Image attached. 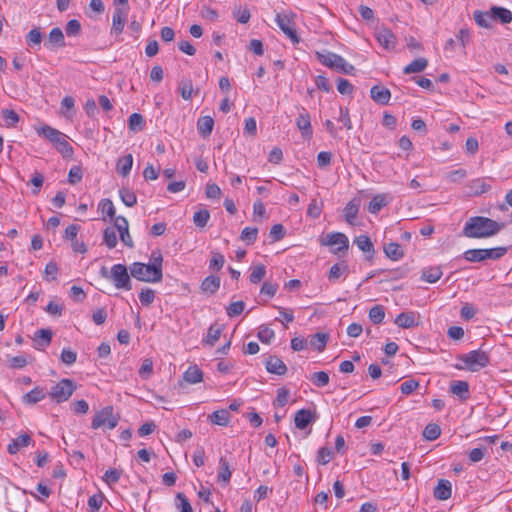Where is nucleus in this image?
I'll list each match as a JSON object with an SVG mask.
<instances>
[{"mask_svg": "<svg viewBox=\"0 0 512 512\" xmlns=\"http://www.w3.org/2000/svg\"><path fill=\"white\" fill-rule=\"evenodd\" d=\"M2 117L5 121V126L8 128L16 127L19 122L18 114L11 109H3L1 111Z\"/></svg>", "mask_w": 512, "mask_h": 512, "instance_id": "45", "label": "nucleus"}, {"mask_svg": "<svg viewBox=\"0 0 512 512\" xmlns=\"http://www.w3.org/2000/svg\"><path fill=\"white\" fill-rule=\"evenodd\" d=\"M222 334V327L219 325H211L208 329L207 336L203 340L204 343L213 346Z\"/></svg>", "mask_w": 512, "mask_h": 512, "instance_id": "40", "label": "nucleus"}, {"mask_svg": "<svg viewBox=\"0 0 512 512\" xmlns=\"http://www.w3.org/2000/svg\"><path fill=\"white\" fill-rule=\"evenodd\" d=\"M486 17L501 24H508L512 21V12L504 7L492 6L489 13H482V27L485 28L489 26Z\"/></svg>", "mask_w": 512, "mask_h": 512, "instance_id": "9", "label": "nucleus"}, {"mask_svg": "<svg viewBox=\"0 0 512 512\" xmlns=\"http://www.w3.org/2000/svg\"><path fill=\"white\" fill-rule=\"evenodd\" d=\"M58 265L54 261H50L46 264L44 269V277L47 281H54L58 274Z\"/></svg>", "mask_w": 512, "mask_h": 512, "instance_id": "58", "label": "nucleus"}, {"mask_svg": "<svg viewBox=\"0 0 512 512\" xmlns=\"http://www.w3.org/2000/svg\"><path fill=\"white\" fill-rule=\"evenodd\" d=\"M45 45L63 47L65 45V41L62 30L60 28H53L49 33L48 42L45 43Z\"/></svg>", "mask_w": 512, "mask_h": 512, "instance_id": "37", "label": "nucleus"}, {"mask_svg": "<svg viewBox=\"0 0 512 512\" xmlns=\"http://www.w3.org/2000/svg\"><path fill=\"white\" fill-rule=\"evenodd\" d=\"M151 263L144 264L134 262L130 266L131 275L139 281L157 283L162 280V261L163 257L160 251H153L150 257Z\"/></svg>", "mask_w": 512, "mask_h": 512, "instance_id": "1", "label": "nucleus"}, {"mask_svg": "<svg viewBox=\"0 0 512 512\" xmlns=\"http://www.w3.org/2000/svg\"><path fill=\"white\" fill-rule=\"evenodd\" d=\"M37 133L39 136L47 139L49 142L53 144V146L59 142V140L63 137L64 133L61 131L49 126L43 125L39 129H37Z\"/></svg>", "mask_w": 512, "mask_h": 512, "instance_id": "18", "label": "nucleus"}, {"mask_svg": "<svg viewBox=\"0 0 512 512\" xmlns=\"http://www.w3.org/2000/svg\"><path fill=\"white\" fill-rule=\"evenodd\" d=\"M98 209L102 212V213H106V215L110 218V219H113L115 217V207H114V204L113 202L108 199V198H105V199H102L99 204H98Z\"/></svg>", "mask_w": 512, "mask_h": 512, "instance_id": "51", "label": "nucleus"}, {"mask_svg": "<svg viewBox=\"0 0 512 512\" xmlns=\"http://www.w3.org/2000/svg\"><path fill=\"white\" fill-rule=\"evenodd\" d=\"M349 272L348 264L345 261L334 264L328 272V280L336 282L341 276L347 275Z\"/></svg>", "mask_w": 512, "mask_h": 512, "instance_id": "24", "label": "nucleus"}, {"mask_svg": "<svg viewBox=\"0 0 512 512\" xmlns=\"http://www.w3.org/2000/svg\"><path fill=\"white\" fill-rule=\"evenodd\" d=\"M45 397V389L37 386L28 393L24 394L22 397V401L25 404L32 405L42 401Z\"/></svg>", "mask_w": 512, "mask_h": 512, "instance_id": "23", "label": "nucleus"}, {"mask_svg": "<svg viewBox=\"0 0 512 512\" xmlns=\"http://www.w3.org/2000/svg\"><path fill=\"white\" fill-rule=\"evenodd\" d=\"M145 126L144 117L139 113H132L129 116V129L137 132L143 130Z\"/></svg>", "mask_w": 512, "mask_h": 512, "instance_id": "43", "label": "nucleus"}, {"mask_svg": "<svg viewBox=\"0 0 512 512\" xmlns=\"http://www.w3.org/2000/svg\"><path fill=\"white\" fill-rule=\"evenodd\" d=\"M213 127H214V120L212 117L210 116H203V117H200L197 121V130H198V133L206 138L208 136H210V134L212 133L213 131Z\"/></svg>", "mask_w": 512, "mask_h": 512, "instance_id": "27", "label": "nucleus"}, {"mask_svg": "<svg viewBox=\"0 0 512 512\" xmlns=\"http://www.w3.org/2000/svg\"><path fill=\"white\" fill-rule=\"evenodd\" d=\"M370 96L373 101L380 105H386L391 98V92L388 88L381 85H374L370 89Z\"/></svg>", "mask_w": 512, "mask_h": 512, "instance_id": "14", "label": "nucleus"}, {"mask_svg": "<svg viewBox=\"0 0 512 512\" xmlns=\"http://www.w3.org/2000/svg\"><path fill=\"white\" fill-rule=\"evenodd\" d=\"M103 243L109 248L113 249L117 245V235L113 227H107L103 232Z\"/></svg>", "mask_w": 512, "mask_h": 512, "instance_id": "44", "label": "nucleus"}, {"mask_svg": "<svg viewBox=\"0 0 512 512\" xmlns=\"http://www.w3.org/2000/svg\"><path fill=\"white\" fill-rule=\"evenodd\" d=\"M312 421L313 415L308 409H301L295 413L294 423L298 429H305Z\"/></svg>", "mask_w": 512, "mask_h": 512, "instance_id": "22", "label": "nucleus"}, {"mask_svg": "<svg viewBox=\"0 0 512 512\" xmlns=\"http://www.w3.org/2000/svg\"><path fill=\"white\" fill-rule=\"evenodd\" d=\"M480 367V350H473L467 354L457 356L455 368L458 370L478 371Z\"/></svg>", "mask_w": 512, "mask_h": 512, "instance_id": "7", "label": "nucleus"}, {"mask_svg": "<svg viewBox=\"0 0 512 512\" xmlns=\"http://www.w3.org/2000/svg\"><path fill=\"white\" fill-rule=\"evenodd\" d=\"M67 136L64 134L63 137L57 142L54 147L64 157H70L73 154V148L67 141Z\"/></svg>", "mask_w": 512, "mask_h": 512, "instance_id": "46", "label": "nucleus"}, {"mask_svg": "<svg viewBox=\"0 0 512 512\" xmlns=\"http://www.w3.org/2000/svg\"><path fill=\"white\" fill-rule=\"evenodd\" d=\"M434 497L437 500L445 501L449 499L452 495V485L449 480L440 479L433 492Z\"/></svg>", "mask_w": 512, "mask_h": 512, "instance_id": "15", "label": "nucleus"}, {"mask_svg": "<svg viewBox=\"0 0 512 512\" xmlns=\"http://www.w3.org/2000/svg\"><path fill=\"white\" fill-rule=\"evenodd\" d=\"M266 274V268L264 265H257L253 268L252 272L249 275V280L251 283L260 282Z\"/></svg>", "mask_w": 512, "mask_h": 512, "instance_id": "62", "label": "nucleus"}, {"mask_svg": "<svg viewBox=\"0 0 512 512\" xmlns=\"http://www.w3.org/2000/svg\"><path fill=\"white\" fill-rule=\"evenodd\" d=\"M119 422V417L114 415L113 407L106 406L100 411L96 412L91 421V427L93 429H99L107 426L108 429H114Z\"/></svg>", "mask_w": 512, "mask_h": 512, "instance_id": "4", "label": "nucleus"}, {"mask_svg": "<svg viewBox=\"0 0 512 512\" xmlns=\"http://www.w3.org/2000/svg\"><path fill=\"white\" fill-rule=\"evenodd\" d=\"M175 505L179 512H193L189 500L183 493H177L175 498Z\"/></svg>", "mask_w": 512, "mask_h": 512, "instance_id": "48", "label": "nucleus"}, {"mask_svg": "<svg viewBox=\"0 0 512 512\" xmlns=\"http://www.w3.org/2000/svg\"><path fill=\"white\" fill-rule=\"evenodd\" d=\"M296 126L300 130L301 135L305 139H310L313 135L311 125V117L309 112L304 108H299V115L296 119Z\"/></svg>", "mask_w": 512, "mask_h": 512, "instance_id": "10", "label": "nucleus"}, {"mask_svg": "<svg viewBox=\"0 0 512 512\" xmlns=\"http://www.w3.org/2000/svg\"><path fill=\"white\" fill-rule=\"evenodd\" d=\"M333 458V452L330 448L321 447L317 453V462L321 465L328 464Z\"/></svg>", "mask_w": 512, "mask_h": 512, "instance_id": "59", "label": "nucleus"}, {"mask_svg": "<svg viewBox=\"0 0 512 512\" xmlns=\"http://www.w3.org/2000/svg\"><path fill=\"white\" fill-rule=\"evenodd\" d=\"M329 336L325 333H316L311 336L309 344L315 350L321 352L325 349Z\"/></svg>", "mask_w": 512, "mask_h": 512, "instance_id": "35", "label": "nucleus"}, {"mask_svg": "<svg viewBox=\"0 0 512 512\" xmlns=\"http://www.w3.org/2000/svg\"><path fill=\"white\" fill-rule=\"evenodd\" d=\"M384 252L388 258L397 261L400 260L404 253L401 246L396 242H390L384 246Z\"/></svg>", "mask_w": 512, "mask_h": 512, "instance_id": "33", "label": "nucleus"}, {"mask_svg": "<svg viewBox=\"0 0 512 512\" xmlns=\"http://www.w3.org/2000/svg\"><path fill=\"white\" fill-rule=\"evenodd\" d=\"M52 339V332L49 329H40L35 333V347L37 349H44L47 347Z\"/></svg>", "mask_w": 512, "mask_h": 512, "instance_id": "29", "label": "nucleus"}, {"mask_svg": "<svg viewBox=\"0 0 512 512\" xmlns=\"http://www.w3.org/2000/svg\"><path fill=\"white\" fill-rule=\"evenodd\" d=\"M337 90L342 95H351L354 91V86L344 78H338Z\"/></svg>", "mask_w": 512, "mask_h": 512, "instance_id": "64", "label": "nucleus"}, {"mask_svg": "<svg viewBox=\"0 0 512 512\" xmlns=\"http://www.w3.org/2000/svg\"><path fill=\"white\" fill-rule=\"evenodd\" d=\"M245 306L244 301L232 302L226 307V313L231 318L239 316L244 311Z\"/></svg>", "mask_w": 512, "mask_h": 512, "instance_id": "54", "label": "nucleus"}, {"mask_svg": "<svg viewBox=\"0 0 512 512\" xmlns=\"http://www.w3.org/2000/svg\"><path fill=\"white\" fill-rule=\"evenodd\" d=\"M82 178H83V171H82L81 166L75 165V166L71 167V169L69 170V173H68L69 184L75 185V184L81 182Z\"/></svg>", "mask_w": 512, "mask_h": 512, "instance_id": "57", "label": "nucleus"}, {"mask_svg": "<svg viewBox=\"0 0 512 512\" xmlns=\"http://www.w3.org/2000/svg\"><path fill=\"white\" fill-rule=\"evenodd\" d=\"M508 251V247H495V248H487L482 249L481 259L482 262L485 260H497L503 257Z\"/></svg>", "mask_w": 512, "mask_h": 512, "instance_id": "28", "label": "nucleus"}, {"mask_svg": "<svg viewBox=\"0 0 512 512\" xmlns=\"http://www.w3.org/2000/svg\"><path fill=\"white\" fill-rule=\"evenodd\" d=\"M232 471L230 470V464L226 457L221 456L219 459V469L217 479L219 482L225 484L230 482Z\"/></svg>", "mask_w": 512, "mask_h": 512, "instance_id": "25", "label": "nucleus"}, {"mask_svg": "<svg viewBox=\"0 0 512 512\" xmlns=\"http://www.w3.org/2000/svg\"><path fill=\"white\" fill-rule=\"evenodd\" d=\"M391 200H392V197H390L387 194H377L369 202V204H368V211L371 214H377Z\"/></svg>", "mask_w": 512, "mask_h": 512, "instance_id": "20", "label": "nucleus"}, {"mask_svg": "<svg viewBox=\"0 0 512 512\" xmlns=\"http://www.w3.org/2000/svg\"><path fill=\"white\" fill-rule=\"evenodd\" d=\"M133 165V156L131 154H127L123 157H120L116 164L117 172L126 177L129 175Z\"/></svg>", "mask_w": 512, "mask_h": 512, "instance_id": "30", "label": "nucleus"}, {"mask_svg": "<svg viewBox=\"0 0 512 512\" xmlns=\"http://www.w3.org/2000/svg\"><path fill=\"white\" fill-rule=\"evenodd\" d=\"M482 238L490 237L497 234L505 227V223L492 220L487 217H482Z\"/></svg>", "mask_w": 512, "mask_h": 512, "instance_id": "13", "label": "nucleus"}, {"mask_svg": "<svg viewBox=\"0 0 512 512\" xmlns=\"http://www.w3.org/2000/svg\"><path fill=\"white\" fill-rule=\"evenodd\" d=\"M376 39L385 49H391L395 46V36L390 29L381 28L376 32Z\"/></svg>", "mask_w": 512, "mask_h": 512, "instance_id": "17", "label": "nucleus"}, {"mask_svg": "<svg viewBox=\"0 0 512 512\" xmlns=\"http://www.w3.org/2000/svg\"><path fill=\"white\" fill-rule=\"evenodd\" d=\"M209 417L213 424L219 426H227L230 421V414L225 409L216 410Z\"/></svg>", "mask_w": 512, "mask_h": 512, "instance_id": "38", "label": "nucleus"}, {"mask_svg": "<svg viewBox=\"0 0 512 512\" xmlns=\"http://www.w3.org/2000/svg\"><path fill=\"white\" fill-rule=\"evenodd\" d=\"M355 244L357 245V247L363 251L364 253H369L370 254V258L373 256L374 254V246H373V243L372 241L370 240V238L366 235H360L358 236L356 239H355Z\"/></svg>", "mask_w": 512, "mask_h": 512, "instance_id": "39", "label": "nucleus"}, {"mask_svg": "<svg viewBox=\"0 0 512 512\" xmlns=\"http://www.w3.org/2000/svg\"><path fill=\"white\" fill-rule=\"evenodd\" d=\"M345 219L349 224H354L357 214L358 205L353 202H349L344 208Z\"/></svg>", "mask_w": 512, "mask_h": 512, "instance_id": "56", "label": "nucleus"}, {"mask_svg": "<svg viewBox=\"0 0 512 512\" xmlns=\"http://www.w3.org/2000/svg\"><path fill=\"white\" fill-rule=\"evenodd\" d=\"M122 475V471L121 470H117V469H114V468H111V469H108L104 476H103V480L108 484V485H114L116 484L120 477Z\"/></svg>", "mask_w": 512, "mask_h": 512, "instance_id": "60", "label": "nucleus"}, {"mask_svg": "<svg viewBox=\"0 0 512 512\" xmlns=\"http://www.w3.org/2000/svg\"><path fill=\"white\" fill-rule=\"evenodd\" d=\"M119 196H120L122 202L127 207H133L137 203L136 194L131 189H129L127 187H122L119 190Z\"/></svg>", "mask_w": 512, "mask_h": 512, "instance_id": "41", "label": "nucleus"}, {"mask_svg": "<svg viewBox=\"0 0 512 512\" xmlns=\"http://www.w3.org/2000/svg\"><path fill=\"white\" fill-rule=\"evenodd\" d=\"M295 18L296 14L291 11L279 12L276 14L275 22L293 44H298L300 42V37L296 30Z\"/></svg>", "mask_w": 512, "mask_h": 512, "instance_id": "2", "label": "nucleus"}, {"mask_svg": "<svg viewBox=\"0 0 512 512\" xmlns=\"http://www.w3.org/2000/svg\"><path fill=\"white\" fill-rule=\"evenodd\" d=\"M128 6L126 7H116L113 16H112V27L111 34L112 35H120L123 32L126 18L128 15Z\"/></svg>", "mask_w": 512, "mask_h": 512, "instance_id": "11", "label": "nucleus"}, {"mask_svg": "<svg viewBox=\"0 0 512 512\" xmlns=\"http://www.w3.org/2000/svg\"><path fill=\"white\" fill-rule=\"evenodd\" d=\"M423 437L426 440H436L441 434V428L438 424L429 423L423 430Z\"/></svg>", "mask_w": 512, "mask_h": 512, "instance_id": "42", "label": "nucleus"}, {"mask_svg": "<svg viewBox=\"0 0 512 512\" xmlns=\"http://www.w3.org/2000/svg\"><path fill=\"white\" fill-rule=\"evenodd\" d=\"M182 378L186 383L197 384L203 380V372L197 365H192L183 373Z\"/></svg>", "mask_w": 512, "mask_h": 512, "instance_id": "21", "label": "nucleus"}, {"mask_svg": "<svg viewBox=\"0 0 512 512\" xmlns=\"http://www.w3.org/2000/svg\"><path fill=\"white\" fill-rule=\"evenodd\" d=\"M442 274L440 266L428 267L422 271L421 280L428 283H435L442 277Z\"/></svg>", "mask_w": 512, "mask_h": 512, "instance_id": "31", "label": "nucleus"}, {"mask_svg": "<svg viewBox=\"0 0 512 512\" xmlns=\"http://www.w3.org/2000/svg\"><path fill=\"white\" fill-rule=\"evenodd\" d=\"M220 287V278L217 276H207L201 284V289L204 292L213 294L215 293Z\"/></svg>", "mask_w": 512, "mask_h": 512, "instance_id": "36", "label": "nucleus"}, {"mask_svg": "<svg viewBox=\"0 0 512 512\" xmlns=\"http://www.w3.org/2000/svg\"><path fill=\"white\" fill-rule=\"evenodd\" d=\"M384 317H385V310H384V307L381 305L373 306L369 310V319L374 324H380L383 321Z\"/></svg>", "mask_w": 512, "mask_h": 512, "instance_id": "50", "label": "nucleus"}, {"mask_svg": "<svg viewBox=\"0 0 512 512\" xmlns=\"http://www.w3.org/2000/svg\"><path fill=\"white\" fill-rule=\"evenodd\" d=\"M33 443V440L30 435L22 434L14 439L8 444L7 450L10 454H16L21 448L29 446Z\"/></svg>", "mask_w": 512, "mask_h": 512, "instance_id": "19", "label": "nucleus"}, {"mask_svg": "<svg viewBox=\"0 0 512 512\" xmlns=\"http://www.w3.org/2000/svg\"><path fill=\"white\" fill-rule=\"evenodd\" d=\"M210 219V213L207 209H202L194 213L193 222L195 226L203 228Z\"/></svg>", "mask_w": 512, "mask_h": 512, "instance_id": "49", "label": "nucleus"}, {"mask_svg": "<svg viewBox=\"0 0 512 512\" xmlns=\"http://www.w3.org/2000/svg\"><path fill=\"white\" fill-rule=\"evenodd\" d=\"M225 263L224 256L220 252H212V257L209 262V268L215 271L222 269Z\"/></svg>", "mask_w": 512, "mask_h": 512, "instance_id": "61", "label": "nucleus"}, {"mask_svg": "<svg viewBox=\"0 0 512 512\" xmlns=\"http://www.w3.org/2000/svg\"><path fill=\"white\" fill-rule=\"evenodd\" d=\"M428 65L426 58L420 57L413 60L410 64L404 67L403 72L405 74L419 73L425 70Z\"/></svg>", "mask_w": 512, "mask_h": 512, "instance_id": "34", "label": "nucleus"}, {"mask_svg": "<svg viewBox=\"0 0 512 512\" xmlns=\"http://www.w3.org/2000/svg\"><path fill=\"white\" fill-rule=\"evenodd\" d=\"M75 390V382L71 379L65 378L60 380L56 385H54L48 394L57 403H61L67 401L72 396Z\"/></svg>", "mask_w": 512, "mask_h": 512, "instance_id": "5", "label": "nucleus"}, {"mask_svg": "<svg viewBox=\"0 0 512 512\" xmlns=\"http://www.w3.org/2000/svg\"><path fill=\"white\" fill-rule=\"evenodd\" d=\"M110 279L118 289L131 290L132 288L127 267L123 264H115L112 266Z\"/></svg>", "mask_w": 512, "mask_h": 512, "instance_id": "6", "label": "nucleus"}, {"mask_svg": "<svg viewBox=\"0 0 512 512\" xmlns=\"http://www.w3.org/2000/svg\"><path fill=\"white\" fill-rule=\"evenodd\" d=\"M285 236V229L282 224H275L271 227L269 237L271 242H277L283 239Z\"/></svg>", "mask_w": 512, "mask_h": 512, "instance_id": "63", "label": "nucleus"}, {"mask_svg": "<svg viewBox=\"0 0 512 512\" xmlns=\"http://www.w3.org/2000/svg\"><path fill=\"white\" fill-rule=\"evenodd\" d=\"M265 368L266 370L278 376H282L287 372L286 364L277 356H269L265 360Z\"/></svg>", "mask_w": 512, "mask_h": 512, "instance_id": "12", "label": "nucleus"}, {"mask_svg": "<svg viewBox=\"0 0 512 512\" xmlns=\"http://www.w3.org/2000/svg\"><path fill=\"white\" fill-rule=\"evenodd\" d=\"M463 234L467 237L480 238V216L470 218L464 226Z\"/></svg>", "mask_w": 512, "mask_h": 512, "instance_id": "26", "label": "nucleus"}, {"mask_svg": "<svg viewBox=\"0 0 512 512\" xmlns=\"http://www.w3.org/2000/svg\"><path fill=\"white\" fill-rule=\"evenodd\" d=\"M321 245L324 246H337L332 250L334 254H338L340 252L347 251L349 248V240L348 237L341 232L330 233L326 236L325 239L321 240Z\"/></svg>", "mask_w": 512, "mask_h": 512, "instance_id": "8", "label": "nucleus"}, {"mask_svg": "<svg viewBox=\"0 0 512 512\" xmlns=\"http://www.w3.org/2000/svg\"><path fill=\"white\" fill-rule=\"evenodd\" d=\"M394 322L398 327L403 329H409L418 325L416 313L413 311L398 314Z\"/></svg>", "mask_w": 512, "mask_h": 512, "instance_id": "16", "label": "nucleus"}, {"mask_svg": "<svg viewBox=\"0 0 512 512\" xmlns=\"http://www.w3.org/2000/svg\"><path fill=\"white\" fill-rule=\"evenodd\" d=\"M259 340L264 344H270L275 337L274 331L268 326H260L257 334Z\"/></svg>", "mask_w": 512, "mask_h": 512, "instance_id": "52", "label": "nucleus"}, {"mask_svg": "<svg viewBox=\"0 0 512 512\" xmlns=\"http://www.w3.org/2000/svg\"><path fill=\"white\" fill-rule=\"evenodd\" d=\"M450 391L460 399L465 400L469 397V385L465 381H454L450 385Z\"/></svg>", "mask_w": 512, "mask_h": 512, "instance_id": "32", "label": "nucleus"}, {"mask_svg": "<svg viewBox=\"0 0 512 512\" xmlns=\"http://www.w3.org/2000/svg\"><path fill=\"white\" fill-rule=\"evenodd\" d=\"M319 61L331 68L335 69L338 72L344 73V74H353L355 71V68L353 65L349 64L342 56L327 52L326 54H320L317 53Z\"/></svg>", "mask_w": 512, "mask_h": 512, "instance_id": "3", "label": "nucleus"}, {"mask_svg": "<svg viewBox=\"0 0 512 512\" xmlns=\"http://www.w3.org/2000/svg\"><path fill=\"white\" fill-rule=\"evenodd\" d=\"M311 382L319 388L325 387L329 383V374L325 371L315 372L310 377Z\"/></svg>", "mask_w": 512, "mask_h": 512, "instance_id": "47", "label": "nucleus"}, {"mask_svg": "<svg viewBox=\"0 0 512 512\" xmlns=\"http://www.w3.org/2000/svg\"><path fill=\"white\" fill-rule=\"evenodd\" d=\"M178 90L181 94V97L184 100H190L192 98L193 93V84L191 80H182L179 83Z\"/></svg>", "mask_w": 512, "mask_h": 512, "instance_id": "53", "label": "nucleus"}, {"mask_svg": "<svg viewBox=\"0 0 512 512\" xmlns=\"http://www.w3.org/2000/svg\"><path fill=\"white\" fill-rule=\"evenodd\" d=\"M258 235V229L256 227H245L240 235L241 240L245 241L247 244H253Z\"/></svg>", "mask_w": 512, "mask_h": 512, "instance_id": "55", "label": "nucleus"}]
</instances>
